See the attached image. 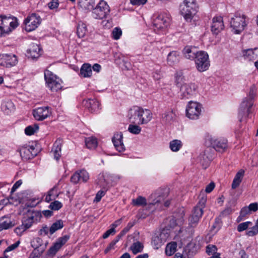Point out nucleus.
<instances>
[{
    "label": "nucleus",
    "instance_id": "864d4df0",
    "mask_svg": "<svg viewBox=\"0 0 258 258\" xmlns=\"http://www.w3.org/2000/svg\"><path fill=\"white\" fill-rule=\"evenodd\" d=\"M42 240L40 238L36 237L32 240L31 243L32 246L35 249H36L42 245Z\"/></svg>",
    "mask_w": 258,
    "mask_h": 258
},
{
    "label": "nucleus",
    "instance_id": "2f4dec72",
    "mask_svg": "<svg viewBox=\"0 0 258 258\" xmlns=\"http://www.w3.org/2000/svg\"><path fill=\"white\" fill-rule=\"evenodd\" d=\"M256 49L254 50L252 49H247L242 51V55L245 59L248 60H255L257 57V54L255 52Z\"/></svg>",
    "mask_w": 258,
    "mask_h": 258
},
{
    "label": "nucleus",
    "instance_id": "b1692460",
    "mask_svg": "<svg viewBox=\"0 0 258 258\" xmlns=\"http://www.w3.org/2000/svg\"><path fill=\"white\" fill-rule=\"evenodd\" d=\"M62 143L61 139H57L54 143L51 150V153L56 160H58L60 157Z\"/></svg>",
    "mask_w": 258,
    "mask_h": 258
},
{
    "label": "nucleus",
    "instance_id": "a19ab883",
    "mask_svg": "<svg viewBox=\"0 0 258 258\" xmlns=\"http://www.w3.org/2000/svg\"><path fill=\"white\" fill-rule=\"evenodd\" d=\"M63 226V222L59 220L53 223L49 228V232L51 234L54 233L56 231L62 228Z\"/></svg>",
    "mask_w": 258,
    "mask_h": 258
},
{
    "label": "nucleus",
    "instance_id": "5fc2aeb1",
    "mask_svg": "<svg viewBox=\"0 0 258 258\" xmlns=\"http://www.w3.org/2000/svg\"><path fill=\"white\" fill-rule=\"evenodd\" d=\"M62 206V204L58 201H55L50 204L49 208L52 210H58Z\"/></svg>",
    "mask_w": 258,
    "mask_h": 258
},
{
    "label": "nucleus",
    "instance_id": "f257e3e1",
    "mask_svg": "<svg viewBox=\"0 0 258 258\" xmlns=\"http://www.w3.org/2000/svg\"><path fill=\"white\" fill-rule=\"evenodd\" d=\"M183 77L181 73H176L175 76V83L179 88V96L183 98H189L196 91L198 86L194 83H183Z\"/></svg>",
    "mask_w": 258,
    "mask_h": 258
},
{
    "label": "nucleus",
    "instance_id": "6ab92c4d",
    "mask_svg": "<svg viewBox=\"0 0 258 258\" xmlns=\"http://www.w3.org/2000/svg\"><path fill=\"white\" fill-rule=\"evenodd\" d=\"M211 143L213 148L219 152H224L227 148V141L225 139H212Z\"/></svg>",
    "mask_w": 258,
    "mask_h": 258
},
{
    "label": "nucleus",
    "instance_id": "f3484780",
    "mask_svg": "<svg viewBox=\"0 0 258 258\" xmlns=\"http://www.w3.org/2000/svg\"><path fill=\"white\" fill-rule=\"evenodd\" d=\"M38 213L33 211H28L24 215L22 221V226L24 227V230L29 228L36 219Z\"/></svg>",
    "mask_w": 258,
    "mask_h": 258
},
{
    "label": "nucleus",
    "instance_id": "79ce46f5",
    "mask_svg": "<svg viewBox=\"0 0 258 258\" xmlns=\"http://www.w3.org/2000/svg\"><path fill=\"white\" fill-rule=\"evenodd\" d=\"M87 28L86 25L83 23H79L77 27V33L80 38H83L86 35Z\"/></svg>",
    "mask_w": 258,
    "mask_h": 258
},
{
    "label": "nucleus",
    "instance_id": "0eeeda50",
    "mask_svg": "<svg viewBox=\"0 0 258 258\" xmlns=\"http://www.w3.org/2000/svg\"><path fill=\"white\" fill-rule=\"evenodd\" d=\"M186 112L188 118L197 119L201 114L202 105L197 102L190 101L186 106Z\"/></svg>",
    "mask_w": 258,
    "mask_h": 258
},
{
    "label": "nucleus",
    "instance_id": "473e14b6",
    "mask_svg": "<svg viewBox=\"0 0 258 258\" xmlns=\"http://www.w3.org/2000/svg\"><path fill=\"white\" fill-rule=\"evenodd\" d=\"M59 192L57 191V187L56 186L53 187L50 189L47 195H46L44 201L46 202L49 203L52 200H55L59 196Z\"/></svg>",
    "mask_w": 258,
    "mask_h": 258
},
{
    "label": "nucleus",
    "instance_id": "ddd939ff",
    "mask_svg": "<svg viewBox=\"0 0 258 258\" xmlns=\"http://www.w3.org/2000/svg\"><path fill=\"white\" fill-rule=\"evenodd\" d=\"M51 111L48 106L38 107L33 110L34 118L39 121L43 120L51 115Z\"/></svg>",
    "mask_w": 258,
    "mask_h": 258
},
{
    "label": "nucleus",
    "instance_id": "37998d69",
    "mask_svg": "<svg viewBox=\"0 0 258 258\" xmlns=\"http://www.w3.org/2000/svg\"><path fill=\"white\" fill-rule=\"evenodd\" d=\"M143 245L139 241L135 242L131 247L133 253L135 254L141 252L143 249Z\"/></svg>",
    "mask_w": 258,
    "mask_h": 258
},
{
    "label": "nucleus",
    "instance_id": "f704fd0d",
    "mask_svg": "<svg viewBox=\"0 0 258 258\" xmlns=\"http://www.w3.org/2000/svg\"><path fill=\"white\" fill-rule=\"evenodd\" d=\"M79 5L82 9L87 10H93L94 0H80Z\"/></svg>",
    "mask_w": 258,
    "mask_h": 258
},
{
    "label": "nucleus",
    "instance_id": "cd10ccee",
    "mask_svg": "<svg viewBox=\"0 0 258 258\" xmlns=\"http://www.w3.org/2000/svg\"><path fill=\"white\" fill-rule=\"evenodd\" d=\"M206 201V199L203 198L200 201L198 205L194 208L192 214L201 218L203 214V209L205 207Z\"/></svg>",
    "mask_w": 258,
    "mask_h": 258
},
{
    "label": "nucleus",
    "instance_id": "052dcab7",
    "mask_svg": "<svg viewBox=\"0 0 258 258\" xmlns=\"http://www.w3.org/2000/svg\"><path fill=\"white\" fill-rule=\"evenodd\" d=\"M21 202V200L19 198L15 197L13 193H11V195L9 199V202L10 203L13 205H17L20 204Z\"/></svg>",
    "mask_w": 258,
    "mask_h": 258
},
{
    "label": "nucleus",
    "instance_id": "4d7b16f0",
    "mask_svg": "<svg viewBox=\"0 0 258 258\" xmlns=\"http://www.w3.org/2000/svg\"><path fill=\"white\" fill-rule=\"evenodd\" d=\"M256 88L254 84H253L250 86V87L249 88V91L248 92L247 97L254 100V97L256 95Z\"/></svg>",
    "mask_w": 258,
    "mask_h": 258
},
{
    "label": "nucleus",
    "instance_id": "aec40b11",
    "mask_svg": "<svg viewBox=\"0 0 258 258\" xmlns=\"http://www.w3.org/2000/svg\"><path fill=\"white\" fill-rule=\"evenodd\" d=\"M123 135L121 133H116L114 134L112 142L116 149L119 152L125 150V147L122 142Z\"/></svg>",
    "mask_w": 258,
    "mask_h": 258
},
{
    "label": "nucleus",
    "instance_id": "f8f14e48",
    "mask_svg": "<svg viewBox=\"0 0 258 258\" xmlns=\"http://www.w3.org/2000/svg\"><path fill=\"white\" fill-rule=\"evenodd\" d=\"M18 63L17 57L15 54H0V65L10 68L16 66Z\"/></svg>",
    "mask_w": 258,
    "mask_h": 258
},
{
    "label": "nucleus",
    "instance_id": "393cba45",
    "mask_svg": "<svg viewBox=\"0 0 258 258\" xmlns=\"http://www.w3.org/2000/svg\"><path fill=\"white\" fill-rule=\"evenodd\" d=\"M83 104L91 112L99 109L100 105V103L97 100L90 99L84 100Z\"/></svg>",
    "mask_w": 258,
    "mask_h": 258
},
{
    "label": "nucleus",
    "instance_id": "1a4fd4ad",
    "mask_svg": "<svg viewBox=\"0 0 258 258\" xmlns=\"http://www.w3.org/2000/svg\"><path fill=\"white\" fill-rule=\"evenodd\" d=\"M253 99L245 97L242 101L239 110L238 117L239 121H242L245 115H248L251 112V108L253 105Z\"/></svg>",
    "mask_w": 258,
    "mask_h": 258
},
{
    "label": "nucleus",
    "instance_id": "de8ad7c7",
    "mask_svg": "<svg viewBox=\"0 0 258 258\" xmlns=\"http://www.w3.org/2000/svg\"><path fill=\"white\" fill-rule=\"evenodd\" d=\"M132 202L135 206H144L146 205V199L140 196L136 199H133Z\"/></svg>",
    "mask_w": 258,
    "mask_h": 258
},
{
    "label": "nucleus",
    "instance_id": "c9c22d12",
    "mask_svg": "<svg viewBox=\"0 0 258 258\" xmlns=\"http://www.w3.org/2000/svg\"><path fill=\"white\" fill-rule=\"evenodd\" d=\"M46 84L48 87L52 91L56 92L60 90L62 88L61 84L59 81L56 80V78L52 81L46 82Z\"/></svg>",
    "mask_w": 258,
    "mask_h": 258
},
{
    "label": "nucleus",
    "instance_id": "412c9836",
    "mask_svg": "<svg viewBox=\"0 0 258 258\" xmlns=\"http://www.w3.org/2000/svg\"><path fill=\"white\" fill-rule=\"evenodd\" d=\"M100 183H98L101 186L104 187L109 184L110 182H116L120 179L119 175L111 174L105 176L102 175L100 177Z\"/></svg>",
    "mask_w": 258,
    "mask_h": 258
},
{
    "label": "nucleus",
    "instance_id": "7c9ffc66",
    "mask_svg": "<svg viewBox=\"0 0 258 258\" xmlns=\"http://www.w3.org/2000/svg\"><path fill=\"white\" fill-rule=\"evenodd\" d=\"M141 120H142V124L147 123L151 120L152 118V113L150 110L141 108Z\"/></svg>",
    "mask_w": 258,
    "mask_h": 258
},
{
    "label": "nucleus",
    "instance_id": "4c0bfd02",
    "mask_svg": "<svg viewBox=\"0 0 258 258\" xmlns=\"http://www.w3.org/2000/svg\"><path fill=\"white\" fill-rule=\"evenodd\" d=\"M81 75L84 78L90 77L92 75V67L89 64H84L80 70Z\"/></svg>",
    "mask_w": 258,
    "mask_h": 258
},
{
    "label": "nucleus",
    "instance_id": "49530a36",
    "mask_svg": "<svg viewBox=\"0 0 258 258\" xmlns=\"http://www.w3.org/2000/svg\"><path fill=\"white\" fill-rule=\"evenodd\" d=\"M128 131L132 134L138 135L140 133L141 128L137 124H131L129 125Z\"/></svg>",
    "mask_w": 258,
    "mask_h": 258
},
{
    "label": "nucleus",
    "instance_id": "2eb2a0df",
    "mask_svg": "<svg viewBox=\"0 0 258 258\" xmlns=\"http://www.w3.org/2000/svg\"><path fill=\"white\" fill-rule=\"evenodd\" d=\"M35 148L33 146L26 145L20 147L19 152L21 157L23 160H29L36 156V153L34 152Z\"/></svg>",
    "mask_w": 258,
    "mask_h": 258
},
{
    "label": "nucleus",
    "instance_id": "423d86ee",
    "mask_svg": "<svg viewBox=\"0 0 258 258\" xmlns=\"http://www.w3.org/2000/svg\"><path fill=\"white\" fill-rule=\"evenodd\" d=\"M110 12V8L107 3L101 0L95 8L93 9V17L96 19H102L105 18Z\"/></svg>",
    "mask_w": 258,
    "mask_h": 258
},
{
    "label": "nucleus",
    "instance_id": "6e6d98bb",
    "mask_svg": "<svg viewBox=\"0 0 258 258\" xmlns=\"http://www.w3.org/2000/svg\"><path fill=\"white\" fill-rule=\"evenodd\" d=\"M44 78L46 83L55 79L56 77L51 72L48 70H46L44 72Z\"/></svg>",
    "mask_w": 258,
    "mask_h": 258
},
{
    "label": "nucleus",
    "instance_id": "9d476101",
    "mask_svg": "<svg viewBox=\"0 0 258 258\" xmlns=\"http://www.w3.org/2000/svg\"><path fill=\"white\" fill-rule=\"evenodd\" d=\"M169 195V189L167 188H159L153 193L149 199V203L156 205L163 202Z\"/></svg>",
    "mask_w": 258,
    "mask_h": 258
},
{
    "label": "nucleus",
    "instance_id": "bf43d9fd",
    "mask_svg": "<svg viewBox=\"0 0 258 258\" xmlns=\"http://www.w3.org/2000/svg\"><path fill=\"white\" fill-rule=\"evenodd\" d=\"M121 34L122 31L121 29L116 27L113 30L112 32V37L115 40L118 39L121 35Z\"/></svg>",
    "mask_w": 258,
    "mask_h": 258
},
{
    "label": "nucleus",
    "instance_id": "5701e85b",
    "mask_svg": "<svg viewBox=\"0 0 258 258\" xmlns=\"http://www.w3.org/2000/svg\"><path fill=\"white\" fill-rule=\"evenodd\" d=\"M1 108L5 113L9 114L14 111L15 105L11 100L5 99L2 101Z\"/></svg>",
    "mask_w": 258,
    "mask_h": 258
},
{
    "label": "nucleus",
    "instance_id": "a211bd4d",
    "mask_svg": "<svg viewBox=\"0 0 258 258\" xmlns=\"http://www.w3.org/2000/svg\"><path fill=\"white\" fill-rule=\"evenodd\" d=\"M223 18L221 16L213 18L211 30L215 34H218L224 28Z\"/></svg>",
    "mask_w": 258,
    "mask_h": 258
},
{
    "label": "nucleus",
    "instance_id": "39448f33",
    "mask_svg": "<svg viewBox=\"0 0 258 258\" xmlns=\"http://www.w3.org/2000/svg\"><path fill=\"white\" fill-rule=\"evenodd\" d=\"M245 19L246 17L244 15L240 14H236L234 17L231 18L230 25L234 30L235 33L239 34L244 29L246 26Z\"/></svg>",
    "mask_w": 258,
    "mask_h": 258
},
{
    "label": "nucleus",
    "instance_id": "c756f323",
    "mask_svg": "<svg viewBox=\"0 0 258 258\" xmlns=\"http://www.w3.org/2000/svg\"><path fill=\"white\" fill-rule=\"evenodd\" d=\"M14 226V224L9 218L3 217L0 219V231L12 228Z\"/></svg>",
    "mask_w": 258,
    "mask_h": 258
},
{
    "label": "nucleus",
    "instance_id": "4468645a",
    "mask_svg": "<svg viewBox=\"0 0 258 258\" xmlns=\"http://www.w3.org/2000/svg\"><path fill=\"white\" fill-rule=\"evenodd\" d=\"M141 114V108L139 107L135 106L130 109L128 113L130 122L134 124H142Z\"/></svg>",
    "mask_w": 258,
    "mask_h": 258
},
{
    "label": "nucleus",
    "instance_id": "680f3d73",
    "mask_svg": "<svg viewBox=\"0 0 258 258\" xmlns=\"http://www.w3.org/2000/svg\"><path fill=\"white\" fill-rule=\"evenodd\" d=\"M183 211H182L181 213V217L180 218H176V216L174 217V218L172 219L171 222H173V226H174L182 222L183 221Z\"/></svg>",
    "mask_w": 258,
    "mask_h": 258
},
{
    "label": "nucleus",
    "instance_id": "bb28decb",
    "mask_svg": "<svg viewBox=\"0 0 258 258\" xmlns=\"http://www.w3.org/2000/svg\"><path fill=\"white\" fill-rule=\"evenodd\" d=\"M180 60V53L176 51L170 52L167 55V61L168 63L172 66L177 63Z\"/></svg>",
    "mask_w": 258,
    "mask_h": 258
},
{
    "label": "nucleus",
    "instance_id": "a18cd8bd",
    "mask_svg": "<svg viewBox=\"0 0 258 258\" xmlns=\"http://www.w3.org/2000/svg\"><path fill=\"white\" fill-rule=\"evenodd\" d=\"M258 234V219L255 222L254 226L249 228L246 232V235L248 236H253Z\"/></svg>",
    "mask_w": 258,
    "mask_h": 258
},
{
    "label": "nucleus",
    "instance_id": "58836bf2",
    "mask_svg": "<svg viewBox=\"0 0 258 258\" xmlns=\"http://www.w3.org/2000/svg\"><path fill=\"white\" fill-rule=\"evenodd\" d=\"M85 144L88 148L92 149L97 147L98 142L96 138L90 137L86 139Z\"/></svg>",
    "mask_w": 258,
    "mask_h": 258
},
{
    "label": "nucleus",
    "instance_id": "ea45409f",
    "mask_svg": "<svg viewBox=\"0 0 258 258\" xmlns=\"http://www.w3.org/2000/svg\"><path fill=\"white\" fill-rule=\"evenodd\" d=\"M177 244L175 242L168 243L165 249V253L168 256L173 255L176 251Z\"/></svg>",
    "mask_w": 258,
    "mask_h": 258
},
{
    "label": "nucleus",
    "instance_id": "13d9d810",
    "mask_svg": "<svg viewBox=\"0 0 258 258\" xmlns=\"http://www.w3.org/2000/svg\"><path fill=\"white\" fill-rule=\"evenodd\" d=\"M78 172H79V174L81 175L80 180H82L83 182H86L89 179V175L86 171L82 170Z\"/></svg>",
    "mask_w": 258,
    "mask_h": 258
},
{
    "label": "nucleus",
    "instance_id": "e2e57ef3",
    "mask_svg": "<svg viewBox=\"0 0 258 258\" xmlns=\"http://www.w3.org/2000/svg\"><path fill=\"white\" fill-rule=\"evenodd\" d=\"M80 176L78 171L75 172L71 177V181L75 184L78 183L79 181H81Z\"/></svg>",
    "mask_w": 258,
    "mask_h": 258
},
{
    "label": "nucleus",
    "instance_id": "4be33fe9",
    "mask_svg": "<svg viewBox=\"0 0 258 258\" xmlns=\"http://www.w3.org/2000/svg\"><path fill=\"white\" fill-rule=\"evenodd\" d=\"M40 48L38 44L32 43L30 47L27 50V55L33 59L37 58L40 55Z\"/></svg>",
    "mask_w": 258,
    "mask_h": 258
},
{
    "label": "nucleus",
    "instance_id": "dca6fc26",
    "mask_svg": "<svg viewBox=\"0 0 258 258\" xmlns=\"http://www.w3.org/2000/svg\"><path fill=\"white\" fill-rule=\"evenodd\" d=\"M69 235H64L59 238L54 244L51 246L47 251L48 255H54L56 252L64 245L69 239Z\"/></svg>",
    "mask_w": 258,
    "mask_h": 258
},
{
    "label": "nucleus",
    "instance_id": "6e6552de",
    "mask_svg": "<svg viewBox=\"0 0 258 258\" xmlns=\"http://www.w3.org/2000/svg\"><path fill=\"white\" fill-rule=\"evenodd\" d=\"M41 19L38 15L33 13L28 16L24 21L25 30L31 32L35 30L41 24Z\"/></svg>",
    "mask_w": 258,
    "mask_h": 258
},
{
    "label": "nucleus",
    "instance_id": "c85d7f7f",
    "mask_svg": "<svg viewBox=\"0 0 258 258\" xmlns=\"http://www.w3.org/2000/svg\"><path fill=\"white\" fill-rule=\"evenodd\" d=\"M198 52L196 48L190 46H186L183 50V53L185 57L189 59H195L197 57V54H198Z\"/></svg>",
    "mask_w": 258,
    "mask_h": 258
},
{
    "label": "nucleus",
    "instance_id": "603ef678",
    "mask_svg": "<svg viewBox=\"0 0 258 258\" xmlns=\"http://www.w3.org/2000/svg\"><path fill=\"white\" fill-rule=\"evenodd\" d=\"M38 128L39 126L37 124H35L34 127L29 126L26 127L25 133L26 135L30 136L33 135Z\"/></svg>",
    "mask_w": 258,
    "mask_h": 258
},
{
    "label": "nucleus",
    "instance_id": "09e8293b",
    "mask_svg": "<svg viewBox=\"0 0 258 258\" xmlns=\"http://www.w3.org/2000/svg\"><path fill=\"white\" fill-rule=\"evenodd\" d=\"M250 213L249 210L247 207H243L240 211V215L237 218V222H239L243 219L247 215Z\"/></svg>",
    "mask_w": 258,
    "mask_h": 258
},
{
    "label": "nucleus",
    "instance_id": "9b49d317",
    "mask_svg": "<svg viewBox=\"0 0 258 258\" xmlns=\"http://www.w3.org/2000/svg\"><path fill=\"white\" fill-rule=\"evenodd\" d=\"M170 21V17L168 14L161 13L154 20L153 25L157 30H161L167 27Z\"/></svg>",
    "mask_w": 258,
    "mask_h": 258
},
{
    "label": "nucleus",
    "instance_id": "338daca9",
    "mask_svg": "<svg viewBox=\"0 0 258 258\" xmlns=\"http://www.w3.org/2000/svg\"><path fill=\"white\" fill-rule=\"evenodd\" d=\"M105 195V191L103 190H99L96 195V197L95 199L94 200V202H96L97 203L99 202L102 197Z\"/></svg>",
    "mask_w": 258,
    "mask_h": 258
},
{
    "label": "nucleus",
    "instance_id": "f03ea898",
    "mask_svg": "<svg viewBox=\"0 0 258 258\" xmlns=\"http://www.w3.org/2000/svg\"><path fill=\"white\" fill-rule=\"evenodd\" d=\"M18 26L17 19L14 17L0 16V37L9 34Z\"/></svg>",
    "mask_w": 258,
    "mask_h": 258
},
{
    "label": "nucleus",
    "instance_id": "774afa93",
    "mask_svg": "<svg viewBox=\"0 0 258 258\" xmlns=\"http://www.w3.org/2000/svg\"><path fill=\"white\" fill-rule=\"evenodd\" d=\"M250 212H256L258 210V204L257 203H253L250 204L248 207H247Z\"/></svg>",
    "mask_w": 258,
    "mask_h": 258
},
{
    "label": "nucleus",
    "instance_id": "7ed1b4c3",
    "mask_svg": "<svg viewBox=\"0 0 258 258\" xmlns=\"http://www.w3.org/2000/svg\"><path fill=\"white\" fill-rule=\"evenodd\" d=\"M180 13L186 21H191L198 11L196 0H184L180 6Z\"/></svg>",
    "mask_w": 258,
    "mask_h": 258
},
{
    "label": "nucleus",
    "instance_id": "c03bdc74",
    "mask_svg": "<svg viewBox=\"0 0 258 258\" xmlns=\"http://www.w3.org/2000/svg\"><path fill=\"white\" fill-rule=\"evenodd\" d=\"M182 146L181 142L178 140H174L170 143V148L174 152H177Z\"/></svg>",
    "mask_w": 258,
    "mask_h": 258
},
{
    "label": "nucleus",
    "instance_id": "72a5a7b5",
    "mask_svg": "<svg viewBox=\"0 0 258 258\" xmlns=\"http://www.w3.org/2000/svg\"><path fill=\"white\" fill-rule=\"evenodd\" d=\"M244 174L243 170H240L235 175L232 183V188L235 189L241 183Z\"/></svg>",
    "mask_w": 258,
    "mask_h": 258
},
{
    "label": "nucleus",
    "instance_id": "20e7f679",
    "mask_svg": "<svg viewBox=\"0 0 258 258\" xmlns=\"http://www.w3.org/2000/svg\"><path fill=\"white\" fill-rule=\"evenodd\" d=\"M197 70L203 72L207 70L210 66L208 54L203 51H199L195 58Z\"/></svg>",
    "mask_w": 258,
    "mask_h": 258
},
{
    "label": "nucleus",
    "instance_id": "3c124183",
    "mask_svg": "<svg viewBox=\"0 0 258 258\" xmlns=\"http://www.w3.org/2000/svg\"><path fill=\"white\" fill-rule=\"evenodd\" d=\"M217 248L215 245L209 244L206 247V252L209 255L218 253Z\"/></svg>",
    "mask_w": 258,
    "mask_h": 258
},
{
    "label": "nucleus",
    "instance_id": "e433bc0d",
    "mask_svg": "<svg viewBox=\"0 0 258 258\" xmlns=\"http://www.w3.org/2000/svg\"><path fill=\"white\" fill-rule=\"evenodd\" d=\"M175 117V113L173 110L166 111L162 115L163 119L168 123H171Z\"/></svg>",
    "mask_w": 258,
    "mask_h": 258
},
{
    "label": "nucleus",
    "instance_id": "0e129e2a",
    "mask_svg": "<svg viewBox=\"0 0 258 258\" xmlns=\"http://www.w3.org/2000/svg\"><path fill=\"white\" fill-rule=\"evenodd\" d=\"M201 218L195 215L191 214L190 217L189 218V222L191 226H194L196 225L199 222L200 219Z\"/></svg>",
    "mask_w": 258,
    "mask_h": 258
},
{
    "label": "nucleus",
    "instance_id": "a878e982",
    "mask_svg": "<svg viewBox=\"0 0 258 258\" xmlns=\"http://www.w3.org/2000/svg\"><path fill=\"white\" fill-rule=\"evenodd\" d=\"M164 234L159 235H154L152 238V244L155 249H158L164 243L166 239L163 237Z\"/></svg>",
    "mask_w": 258,
    "mask_h": 258
},
{
    "label": "nucleus",
    "instance_id": "8fccbe9b",
    "mask_svg": "<svg viewBox=\"0 0 258 258\" xmlns=\"http://www.w3.org/2000/svg\"><path fill=\"white\" fill-rule=\"evenodd\" d=\"M252 222L249 221L241 223L237 226V231L238 232H242L246 230L248 227L252 226Z\"/></svg>",
    "mask_w": 258,
    "mask_h": 258
},
{
    "label": "nucleus",
    "instance_id": "69168bd1",
    "mask_svg": "<svg viewBox=\"0 0 258 258\" xmlns=\"http://www.w3.org/2000/svg\"><path fill=\"white\" fill-rule=\"evenodd\" d=\"M59 5L58 0H52L48 4V7L50 9L53 10L58 7Z\"/></svg>",
    "mask_w": 258,
    "mask_h": 258
}]
</instances>
